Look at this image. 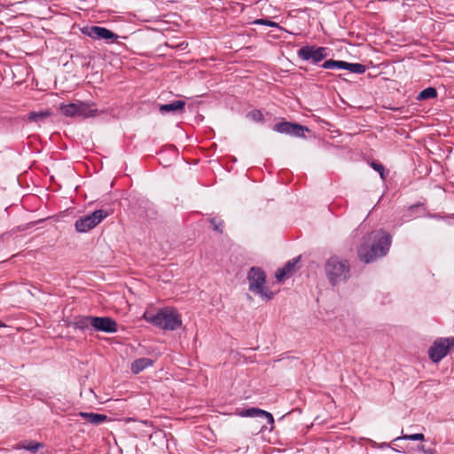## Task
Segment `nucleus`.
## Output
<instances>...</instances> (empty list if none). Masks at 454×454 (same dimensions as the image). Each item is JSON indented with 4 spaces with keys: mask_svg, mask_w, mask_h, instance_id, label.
<instances>
[{
    "mask_svg": "<svg viewBox=\"0 0 454 454\" xmlns=\"http://www.w3.org/2000/svg\"><path fill=\"white\" fill-rule=\"evenodd\" d=\"M391 242L392 237L387 231H373L362 238L356 249L357 257L364 263L373 262L388 253Z\"/></svg>",
    "mask_w": 454,
    "mask_h": 454,
    "instance_id": "nucleus-1",
    "label": "nucleus"
},
{
    "mask_svg": "<svg viewBox=\"0 0 454 454\" xmlns=\"http://www.w3.org/2000/svg\"><path fill=\"white\" fill-rule=\"evenodd\" d=\"M325 273L331 286L348 281L351 277L350 264L347 259L332 255L325 264Z\"/></svg>",
    "mask_w": 454,
    "mask_h": 454,
    "instance_id": "nucleus-2",
    "label": "nucleus"
},
{
    "mask_svg": "<svg viewBox=\"0 0 454 454\" xmlns=\"http://www.w3.org/2000/svg\"><path fill=\"white\" fill-rule=\"evenodd\" d=\"M144 318L153 325L165 331H174L182 326V317L178 311L170 307L160 309L156 314H144Z\"/></svg>",
    "mask_w": 454,
    "mask_h": 454,
    "instance_id": "nucleus-3",
    "label": "nucleus"
},
{
    "mask_svg": "<svg viewBox=\"0 0 454 454\" xmlns=\"http://www.w3.org/2000/svg\"><path fill=\"white\" fill-rule=\"evenodd\" d=\"M249 290L262 298L270 301L273 299L274 293L265 286L266 274L260 267H252L247 273Z\"/></svg>",
    "mask_w": 454,
    "mask_h": 454,
    "instance_id": "nucleus-4",
    "label": "nucleus"
},
{
    "mask_svg": "<svg viewBox=\"0 0 454 454\" xmlns=\"http://www.w3.org/2000/svg\"><path fill=\"white\" fill-rule=\"evenodd\" d=\"M109 215V212L104 209L95 210L90 215L78 218L74 223V229L77 232H87L95 228L105 218Z\"/></svg>",
    "mask_w": 454,
    "mask_h": 454,
    "instance_id": "nucleus-5",
    "label": "nucleus"
},
{
    "mask_svg": "<svg viewBox=\"0 0 454 454\" xmlns=\"http://www.w3.org/2000/svg\"><path fill=\"white\" fill-rule=\"evenodd\" d=\"M454 348V337L438 338L428 349V356L433 363H439Z\"/></svg>",
    "mask_w": 454,
    "mask_h": 454,
    "instance_id": "nucleus-6",
    "label": "nucleus"
},
{
    "mask_svg": "<svg viewBox=\"0 0 454 454\" xmlns=\"http://www.w3.org/2000/svg\"><path fill=\"white\" fill-rule=\"evenodd\" d=\"M329 55V50L326 47L317 45H305L297 51V56L300 59L317 65Z\"/></svg>",
    "mask_w": 454,
    "mask_h": 454,
    "instance_id": "nucleus-7",
    "label": "nucleus"
},
{
    "mask_svg": "<svg viewBox=\"0 0 454 454\" xmlns=\"http://www.w3.org/2000/svg\"><path fill=\"white\" fill-rule=\"evenodd\" d=\"M82 33L93 40H105L109 43L115 42L119 38V35L110 29L98 26L84 27L82 29Z\"/></svg>",
    "mask_w": 454,
    "mask_h": 454,
    "instance_id": "nucleus-8",
    "label": "nucleus"
},
{
    "mask_svg": "<svg viewBox=\"0 0 454 454\" xmlns=\"http://www.w3.org/2000/svg\"><path fill=\"white\" fill-rule=\"evenodd\" d=\"M273 130L278 133H283L290 136H294L296 137L305 138L306 136L304 132H309V129L306 126L301 125L296 122H291L286 121H282L280 122L276 123L273 126Z\"/></svg>",
    "mask_w": 454,
    "mask_h": 454,
    "instance_id": "nucleus-9",
    "label": "nucleus"
},
{
    "mask_svg": "<svg viewBox=\"0 0 454 454\" xmlns=\"http://www.w3.org/2000/svg\"><path fill=\"white\" fill-rule=\"evenodd\" d=\"M90 327L94 331L97 332H103L106 333H116L117 328V322L109 317H94L91 319L90 322Z\"/></svg>",
    "mask_w": 454,
    "mask_h": 454,
    "instance_id": "nucleus-10",
    "label": "nucleus"
},
{
    "mask_svg": "<svg viewBox=\"0 0 454 454\" xmlns=\"http://www.w3.org/2000/svg\"><path fill=\"white\" fill-rule=\"evenodd\" d=\"M301 255L287 261L282 268H279L275 274L276 279L280 282L285 278L291 277L296 270V264L301 260Z\"/></svg>",
    "mask_w": 454,
    "mask_h": 454,
    "instance_id": "nucleus-11",
    "label": "nucleus"
},
{
    "mask_svg": "<svg viewBox=\"0 0 454 454\" xmlns=\"http://www.w3.org/2000/svg\"><path fill=\"white\" fill-rule=\"evenodd\" d=\"M239 416L241 417H254V418H261L267 419V422L270 424L271 426L274 424V418L271 413L259 409V408H248L242 410L239 413Z\"/></svg>",
    "mask_w": 454,
    "mask_h": 454,
    "instance_id": "nucleus-12",
    "label": "nucleus"
},
{
    "mask_svg": "<svg viewBox=\"0 0 454 454\" xmlns=\"http://www.w3.org/2000/svg\"><path fill=\"white\" fill-rule=\"evenodd\" d=\"M98 110L96 108L94 103L89 102H77V116L83 118L94 117L98 115Z\"/></svg>",
    "mask_w": 454,
    "mask_h": 454,
    "instance_id": "nucleus-13",
    "label": "nucleus"
},
{
    "mask_svg": "<svg viewBox=\"0 0 454 454\" xmlns=\"http://www.w3.org/2000/svg\"><path fill=\"white\" fill-rule=\"evenodd\" d=\"M184 107H185V101L175 100L169 104L160 105L159 107V110L162 114H167V113L183 114L185 111Z\"/></svg>",
    "mask_w": 454,
    "mask_h": 454,
    "instance_id": "nucleus-14",
    "label": "nucleus"
},
{
    "mask_svg": "<svg viewBox=\"0 0 454 454\" xmlns=\"http://www.w3.org/2000/svg\"><path fill=\"white\" fill-rule=\"evenodd\" d=\"M79 416L89 423L93 425H100L108 420V417L105 414L94 412H79Z\"/></svg>",
    "mask_w": 454,
    "mask_h": 454,
    "instance_id": "nucleus-15",
    "label": "nucleus"
},
{
    "mask_svg": "<svg viewBox=\"0 0 454 454\" xmlns=\"http://www.w3.org/2000/svg\"><path fill=\"white\" fill-rule=\"evenodd\" d=\"M153 364V359L147 358V357H142V358L136 359L135 361L132 362L130 370H131L132 373L138 374L139 372H141L145 369L152 366Z\"/></svg>",
    "mask_w": 454,
    "mask_h": 454,
    "instance_id": "nucleus-16",
    "label": "nucleus"
},
{
    "mask_svg": "<svg viewBox=\"0 0 454 454\" xmlns=\"http://www.w3.org/2000/svg\"><path fill=\"white\" fill-rule=\"evenodd\" d=\"M43 448V443L37 442L35 441H21L13 447L14 450H27L32 453H36Z\"/></svg>",
    "mask_w": 454,
    "mask_h": 454,
    "instance_id": "nucleus-17",
    "label": "nucleus"
},
{
    "mask_svg": "<svg viewBox=\"0 0 454 454\" xmlns=\"http://www.w3.org/2000/svg\"><path fill=\"white\" fill-rule=\"evenodd\" d=\"M93 316H79L74 317V322H72L70 325L75 329L84 331L86 329H89V327L90 326V322Z\"/></svg>",
    "mask_w": 454,
    "mask_h": 454,
    "instance_id": "nucleus-18",
    "label": "nucleus"
},
{
    "mask_svg": "<svg viewBox=\"0 0 454 454\" xmlns=\"http://www.w3.org/2000/svg\"><path fill=\"white\" fill-rule=\"evenodd\" d=\"M51 115L50 110L40 112H30L27 114V120L31 122H41Z\"/></svg>",
    "mask_w": 454,
    "mask_h": 454,
    "instance_id": "nucleus-19",
    "label": "nucleus"
},
{
    "mask_svg": "<svg viewBox=\"0 0 454 454\" xmlns=\"http://www.w3.org/2000/svg\"><path fill=\"white\" fill-rule=\"evenodd\" d=\"M60 113L67 117L77 116V103H70L67 105H61L59 106Z\"/></svg>",
    "mask_w": 454,
    "mask_h": 454,
    "instance_id": "nucleus-20",
    "label": "nucleus"
},
{
    "mask_svg": "<svg viewBox=\"0 0 454 454\" xmlns=\"http://www.w3.org/2000/svg\"><path fill=\"white\" fill-rule=\"evenodd\" d=\"M342 69L348 70L354 74H364L366 71V67L360 63H348L343 61Z\"/></svg>",
    "mask_w": 454,
    "mask_h": 454,
    "instance_id": "nucleus-21",
    "label": "nucleus"
},
{
    "mask_svg": "<svg viewBox=\"0 0 454 454\" xmlns=\"http://www.w3.org/2000/svg\"><path fill=\"white\" fill-rule=\"evenodd\" d=\"M435 98H437L436 89L434 87H428L419 93L417 99L419 101H423L427 99H433Z\"/></svg>",
    "mask_w": 454,
    "mask_h": 454,
    "instance_id": "nucleus-22",
    "label": "nucleus"
},
{
    "mask_svg": "<svg viewBox=\"0 0 454 454\" xmlns=\"http://www.w3.org/2000/svg\"><path fill=\"white\" fill-rule=\"evenodd\" d=\"M343 60L327 59L322 64L325 69H342Z\"/></svg>",
    "mask_w": 454,
    "mask_h": 454,
    "instance_id": "nucleus-23",
    "label": "nucleus"
},
{
    "mask_svg": "<svg viewBox=\"0 0 454 454\" xmlns=\"http://www.w3.org/2000/svg\"><path fill=\"white\" fill-rule=\"evenodd\" d=\"M247 117L250 118L251 120H253L254 121H258V122H263V121H264L262 113L258 109L250 111L247 114Z\"/></svg>",
    "mask_w": 454,
    "mask_h": 454,
    "instance_id": "nucleus-24",
    "label": "nucleus"
},
{
    "mask_svg": "<svg viewBox=\"0 0 454 454\" xmlns=\"http://www.w3.org/2000/svg\"><path fill=\"white\" fill-rule=\"evenodd\" d=\"M370 166L376 171L379 172L380 177L382 180H385L386 179V168L385 167L380 163V162H377V161H372L370 163Z\"/></svg>",
    "mask_w": 454,
    "mask_h": 454,
    "instance_id": "nucleus-25",
    "label": "nucleus"
},
{
    "mask_svg": "<svg viewBox=\"0 0 454 454\" xmlns=\"http://www.w3.org/2000/svg\"><path fill=\"white\" fill-rule=\"evenodd\" d=\"M253 23L256 24V25H263V26H267V27H279L280 28V26L277 22L272 21L268 19H257V20H254Z\"/></svg>",
    "mask_w": 454,
    "mask_h": 454,
    "instance_id": "nucleus-26",
    "label": "nucleus"
},
{
    "mask_svg": "<svg viewBox=\"0 0 454 454\" xmlns=\"http://www.w3.org/2000/svg\"><path fill=\"white\" fill-rule=\"evenodd\" d=\"M411 440V441H424L425 436L423 434H405L402 437L397 438L396 440Z\"/></svg>",
    "mask_w": 454,
    "mask_h": 454,
    "instance_id": "nucleus-27",
    "label": "nucleus"
},
{
    "mask_svg": "<svg viewBox=\"0 0 454 454\" xmlns=\"http://www.w3.org/2000/svg\"><path fill=\"white\" fill-rule=\"evenodd\" d=\"M210 223L213 226L214 231H215L219 233H223V222L222 220H217L216 218H211Z\"/></svg>",
    "mask_w": 454,
    "mask_h": 454,
    "instance_id": "nucleus-28",
    "label": "nucleus"
},
{
    "mask_svg": "<svg viewBox=\"0 0 454 454\" xmlns=\"http://www.w3.org/2000/svg\"><path fill=\"white\" fill-rule=\"evenodd\" d=\"M421 204L420 203H418V204H414V205H411L409 207V210L413 213L419 207H420Z\"/></svg>",
    "mask_w": 454,
    "mask_h": 454,
    "instance_id": "nucleus-29",
    "label": "nucleus"
},
{
    "mask_svg": "<svg viewBox=\"0 0 454 454\" xmlns=\"http://www.w3.org/2000/svg\"><path fill=\"white\" fill-rule=\"evenodd\" d=\"M339 78L343 80V81H346L347 79L344 77V74H339Z\"/></svg>",
    "mask_w": 454,
    "mask_h": 454,
    "instance_id": "nucleus-30",
    "label": "nucleus"
},
{
    "mask_svg": "<svg viewBox=\"0 0 454 454\" xmlns=\"http://www.w3.org/2000/svg\"><path fill=\"white\" fill-rule=\"evenodd\" d=\"M0 327H5V325L0 320Z\"/></svg>",
    "mask_w": 454,
    "mask_h": 454,
    "instance_id": "nucleus-31",
    "label": "nucleus"
}]
</instances>
